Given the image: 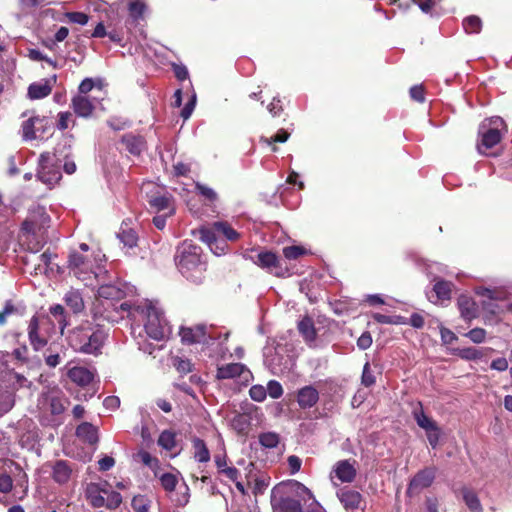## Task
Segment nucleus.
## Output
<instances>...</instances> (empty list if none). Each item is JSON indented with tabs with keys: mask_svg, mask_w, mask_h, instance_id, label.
<instances>
[{
	"mask_svg": "<svg viewBox=\"0 0 512 512\" xmlns=\"http://www.w3.org/2000/svg\"><path fill=\"white\" fill-rule=\"evenodd\" d=\"M125 2H127L129 15L134 21H138L143 17L146 10L145 0H125Z\"/></svg>",
	"mask_w": 512,
	"mask_h": 512,
	"instance_id": "33",
	"label": "nucleus"
},
{
	"mask_svg": "<svg viewBox=\"0 0 512 512\" xmlns=\"http://www.w3.org/2000/svg\"><path fill=\"white\" fill-rule=\"evenodd\" d=\"M259 443L265 448H275L279 443V435L275 432H264L259 435Z\"/></svg>",
	"mask_w": 512,
	"mask_h": 512,
	"instance_id": "45",
	"label": "nucleus"
},
{
	"mask_svg": "<svg viewBox=\"0 0 512 512\" xmlns=\"http://www.w3.org/2000/svg\"><path fill=\"white\" fill-rule=\"evenodd\" d=\"M108 486L107 482L103 484L90 483L86 488V495L93 507L99 508L105 506L104 494L108 493L105 488Z\"/></svg>",
	"mask_w": 512,
	"mask_h": 512,
	"instance_id": "19",
	"label": "nucleus"
},
{
	"mask_svg": "<svg viewBox=\"0 0 512 512\" xmlns=\"http://www.w3.org/2000/svg\"><path fill=\"white\" fill-rule=\"evenodd\" d=\"M13 487V480L7 474H0V492L8 493Z\"/></svg>",
	"mask_w": 512,
	"mask_h": 512,
	"instance_id": "62",
	"label": "nucleus"
},
{
	"mask_svg": "<svg viewBox=\"0 0 512 512\" xmlns=\"http://www.w3.org/2000/svg\"><path fill=\"white\" fill-rule=\"evenodd\" d=\"M192 446L194 450V458L200 463H207L210 461V452L206 443L200 438L192 439Z\"/></svg>",
	"mask_w": 512,
	"mask_h": 512,
	"instance_id": "31",
	"label": "nucleus"
},
{
	"mask_svg": "<svg viewBox=\"0 0 512 512\" xmlns=\"http://www.w3.org/2000/svg\"><path fill=\"white\" fill-rule=\"evenodd\" d=\"M72 468L68 462L58 460L52 465V478L58 484H65L69 481Z\"/></svg>",
	"mask_w": 512,
	"mask_h": 512,
	"instance_id": "25",
	"label": "nucleus"
},
{
	"mask_svg": "<svg viewBox=\"0 0 512 512\" xmlns=\"http://www.w3.org/2000/svg\"><path fill=\"white\" fill-rule=\"evenodd\" d=\"M413 415L417 425L420 428L424 429L425 432L430 431L438 426L437 423L432 418L427 416L422 409L418 411L415 410Z\"/></svg>",
	"mask_w": 512,
	"mask_h": 512,
	"instance_id": "38",
	"label": "nucleus"
},
{
	"mask_svg": "<svg viewBox=\"0 0 512 512\" xmlns=\"http://www.w3.org/2000/svg\"><path fill=\"white\" fill-rule=\"evenodd\" d=\"M466 336L474 343H482L486 337V331L483 328H474L466 333Z\"/></svg>",
	"mask_w": 512,
	"mask_h": 512,
	"instance_id": "58",
	"label": "nucleus"
},
{
	"mask_svg": "<svg viewBox=\"0 0 512 512\" xmlns=\"http://www.w3.org/2000/svg\"><path fill=\"white\" fill-rule=\"evenodd\" d=\"M249 395L252 400L256 402H263L267 397L266 388L259 384L253 385L249 390Z\"/></svg>",
	"mask_w": 512,
	"mask_h": 512,
	"instance_id": "51",
	"label": "nucleus"
},
{
	"mask_svg": "<svg viewBox=\"0 0 512 512\" xmlns=\"http://www.w3.org/2000/svg\"><path fill=\"white\" fill-rule=\"evenodd\" d=\"M43 121V119H40L39 117H34L26 120L23 123L22 130H23V137L25 140H32L36 138V124H39Z\"/></svg>",
	"mask_w": 512,
	"mask_h": 512,
	"instance_id": "41",
	"label": "nucleus"
},
{
	"mask_svg": "<svg viewBox=\"0 0 512 512\" xmlns=\"http://www.w3.org/2000/svg\"><path fill=\"white\" fill-rule=\"evenodd\" d=\"M106 339V331L88 321L73 328L67 336L68 344L75 352L94 356L101 354Z\"/></svg>",
	"mask_w": 512,
	"mask_h": 512,
	"instance_id": "2",
	"label": "nucleus"
},
{
	"mask_svg": "<svg viewBox=\"0 0 512 512\" xmlns=\"http://www.w3.org/2000/svg\"><path fill=\"white\" fill-rule=\"evenodd\" d=\"M125 149L132 155L138 156L146 149V141L140 135L125 134L121 139Z\"/></svg>",
	"mask_w": 512,
	"mask_h": 512,
	"instance_id": "21",
	"label": "nucleus"
},
{
	"mask_svg": "<svg viewBox=\"0 0 512 512\" xmlns=\"http://www.w3.org/2000/svg\"><path fill=\"white\" fill-rule=\"evenodd\" d=\"M52 254L49 252H44L41 255L36 257L37 263L35 264L34 270L36 274L46 273L47 269L51 263Z\"/></svg>",
	"mask_w": 512,
	"mask_h": 512,
	"instance_id": "44",
	"label": "nucleus"
},
{
	"mask_svg": "<svg viewBox=\"0 0 512 512\" xmlns=\"http://www.w3.org/2000/svg\"><path fill=\"white\" fill-rule=\"evenodd\" d=\"M337 496L346 510L350 512H363L360 507L362 503V495L354 490L341 489Z\"/></svg>",
	"mask_w": 512,
	"mask_h": 512,
	"instance_id": "17",
	"label": "nucleus"
},
{
	"mask_svg": "<svg viewBox=\"0 0 512 512\" xmlns=\"http://www.w3.org/2000/svg\"><path fill=\"white\" fill-rule=\"evenodd\" d=\"M507 132V126L504 120L499 116H493L484 119L479 125L478 134L480 141L477 145L480 153H486V150L496 146Z\"/></svg>",
	"mask_w": 512,
	"mask_h": 512,
	"instance_id": "6",
	"label": "nucleus"
},
{
	"mask_svg": "<svg viewBox=\"0 0 512 512\" xmlns=\"http://www.w3.org/2000/svg\"><path fill=\"white\" fill-rule=\"evenodd\" d=\"M267 109L273 117L280 115L283 111L281 100L278 97H274L272 102L267 106Z\"/></svg>",
	"mask_w": 512,
	"mask_h": 512,
	"instance_id": "64",
	"label": "nucleus"
},
{
	"mask_svg": "<svg viewBox=\"0 0 512 512\" xmlns=\"http://www.w3.org/2000/svg\"><path fill=\"white\" fill-rule=\"evenodd\" d=\"M465 504L471 512H483L482 505L476 493L468 488L462 490Z\"/></svg>",
	"mask_w": 512,
	"mask_h": 512,
	"instance_id": "35",
	"label": "nucleus"
},
{
	"mask_svg": "<svg viewBox=\"0 0 512 512\" xmlns=\"http://www.w3.org/2000/svg\"><path fill=\"white\" fill-rule=\"evenodd\" d=\"M458 356L464 360H477L484 356V349L475 347L459 349Z\"/></svg>",
	"mask_w": 512,
	"mask_h": 512,
	"instance_id": "43",
	"label": "nucleus"
},
{
	"mask_svg": "<svg viewBox=\"0 0 512 512\" xmlns=\"http://www.w3.org/2000/svg\"><path fill=\"white\" fill-rule=\"evenodd\" d=\"M150 206L157 212L165 211V213L174 214L172 198L166 195L154 196L149 200Z\"/></svg>",
	"mask_w": 512,
	"mask_h": 512,
	"instance_id": "29",
	"label": "nucleus"
},
{
	"mask_svg": "<svg viewBox=\"0 0 512 512\" xmlns=\"http://www.w3.org/2000/svg\"><path fill=\"white\" fill-rule=\"evenodd\" d=\"M175 264L179 272L193 283H201L206 271L202 250L192 241H183L176 249Z\"/></svg>",
	"mask_w": 512,
	"mask_h": 512,
	"instance_id": "3",
	"label": "nucleus"
},
{
	"mask_svg": "<svg viewBox=\"0 0 512 512\" xmlns=\"http://www.w3.org/2000/svg\"><path fill=\"white\" fill-rule=\"evenodd\" d=\"M160 483L165 491L167 492H173L176 489V486L178 484V478L177 475L173 473H160V470H158V476Z\"/></svg>",
	"mask_w": 512,
	"mask_h": 512,
	"instance_id": "40",
	"label": "nucleus"
},
{
	"mask_svg": "<svg viewBox=\"0 0 512 512\" xmlns=\"http://www.w3.org/2000/svg\"><path fill=\"white\" fill-rule=\"evenodd\" d=\"M319 400V392L313 386H305L298 391L297 402L302 409L313 407Z\"/></svg>",
	"mask_w": 512,
	"mask_h": 512,
	"instance_id": "22",
	"label": "nucleus"
},
{
	"mask_svg": "<svg viewBox=\"0 0 512 512\" xmlns=\"http://www.w3.org/2000/svg\"><path fill=\"white\" fill-rule=\"evenodd\" d=\"M463 29L469 34H478L482 29V21L478 16L471 15L463 19Z\"/></svg>",
	"mask_w": 512,
	"mask_h": 512,
	"instance_id": "39",
	"label": "nucleus"
},
{
	"mask_svg": "<svg viewBox=\"0 0 512 512\" xmlns=\"http://www.w3.org/2000/svg\"><path fill=\"white\" fill-rule=\"evenodd\" d=\"M436 468L435 467H427L420 470L410 481L407 493H412L414 491H420L422 489L428 488L432 485L435 476H436Z\"/></svg>",
	"mask_w": 512,
	"mask_h": 512,
	"instance_id": "13",
	"label": "nucleus"
},
{
	"mask_svg": "<svg viewBox=\"0 0 512 512\" xmlns=\"http://www.w3.org/2000/svg\"><path fill=\"white\" fill-rule=\"evenodd\" d=\"M56 75L50 79H42L29 85L27 96L31 100H38L47 97L51 91L53 85L56 83Z\"/></svg>",
	"mask_w": 512,
	"mask_h": 512,
	"instance_id": "15",
	"label": "nucleus"
},
{
	"mask_svg": "<svg viewBox=\"0 0 512 512\" xmlns=\"http://www.w3.org/2000/svg\"><path fill=\"white\" fill-rule=\"evenodd\" d=\"M47 323L49 322L46 318H38L37 315H34L29 321L28 338L35 351L43 349L48 343L49 335L41 329Z\"/></svg>",
	"mask_w": 512,
	"mask_h": 512,
	"instance_id": "11",
	"label": "nucleus"
},
{
	"mask_svg": "<svg viewBox=\"0 0 512 512\" xmlns=\"http://www.w3.org/2000/svg\"><path fill=\"white\" fill-rule=\"evenodd\" d=\"M331 479L337 478L341 483H350L356 477V469L349 460L338 461L330 474Z\"/></svg>",
	"mask_w": 512,
	"mask_h": 512,
	"instance_id": "16",
	"label": "nucleus"
},
{
	"mask_svg": "<svg viewBox=\"0 0 512 512\" xmlns=\"http://www.w3.org/2000/svg\"><path fill=\"white\" fill-rule=\"evenodd\" d=\"M372 317H373V319L376 322L382 323V324L400 325V324H405L406 323L404 321V318L402 316H399V315L389 316V315H384V314H381V313H374L372 315Z\"/></svg>",
	"mask_w": 512,
	"mask_h": 512,
	"instance_id": "46",
	"label": "nucleus"
},
{
	"mask_svg": "<svg viewBox=\"0 0 512 512\" xmlns=\"http://www.w3.org/2000/svg\"><path fill=\"white\" fill-rule=\"evenodd\" d=\"M198 234L200 240L206 243L215 255H222L225 251V244L221 241V238L229 241H236L239 238V233L227 222L222 221L201 227Z\"/></svg>",
	"mask_w": 512,
	"mask_h": 512,
	"instance_id": "5",
	"label": "nucleus"
},
{
	"mask_svg": "<svg viewBox=\"0 0 512 512\" xmlns=\"http://www.w3.org/2000/svg\"><path fill=\"white\" fill-rule=\"evenodd\" d=\"M136 457L145 466L149 467L153 471L154 476H158V470H160V462L156 457H153L149 452L145 450L139 451Z\"/></svg>",
	"mask_w": 512,
	"mask_h": 512,
	"instance_id": "36",
	"label": "nucleus"
},
{
	"mask_svg": "<svg viewBox=\"0 0 512 512\" xmlns=\"http://www.w3.org/2000/svg\"><path fill=\"white\" fill-rule=\"evenodd\" d=\"M157 443L162 449H164L166 451H169V452L174 451V449L177 446L175 432H173L171 430L162 431L161 434L159 435Z\"/></svg>",
	"mask_w": 512,
	"mask_h": 512,
	"instance_id": "32",
	"label": "nucleus"
},
{
	"mask_svg": "<svg viewBox=\"0 0 512 512\" xmlns=\"http://www.w3.org/2000/svg\"><path fill=\"white\" fill-rule=\"evenodd\" d=\"M13 476L16 486H19L24 492H26L28 490V476L26 472L19 465H15Z\"/></svg>",
	"mask_w": 512,
	"mask_h": 512,
	"instance_id": "47",
	"label": "nucleus"
},
{
	"mask_svg": "<svg viewBox=\"0 0 512 512\" xmlns=\"http://www.w3.org/2000/svg\"><path fill=\"white\" fill-rule=\"evenodd\" d=\"M54 323L58 326L61 335L64 334V330L68 325L67 315L62 305L56 304L49 308V314Z\"/></svg>",
	"mask_w": 512,
	"mask_h": 512,
	"instance_id": "30",
	"label": "nucleus"
},
{
	"mask_svg": "<svg viewBox=\"0 0 512 512\" xmlns=\"http://www.w3.org/2000/svg\"><path fill=\"white\" fill-rule=\"evenodd\" d=\"M457 304L463 319L470 321L477 317L478 308L471 297L467 295H460L458 297Z\"/></svg>",
	"mask_w": 512,
	"mask_h": 512,
	"instance_id": "24",
	"label": "nucleus"
},
{
	"mask_svg": "<svg viewBox=\"0 0 512 512\" xmlns=\"http://www.w3.org/2000/svg\"><path fill=\"white\" fill-rule=\"evenodd\" d=\"M98 296L105 300H120L125 296V291L117 284L102 283L98 289Z\"/></svg>",
	"mask_w": 512,
	"mask_h": 512,
	"instance_id": "28",
	"label": "nucleus"
},
{
	"mask_svg": "<svg viewBox=\"0 0 512 512\" xmlns=\"http://www.w3.org/2000/svg\"><path fill=\"white\" fill-rule=\"evenodd\" d=\"M196 189L208 201L215 202L217 200V193L212 188L197 182Z\"/></svg>",
	"mask_w": 512,
	"mask_h": 512,
	"instance_id": "52",
	"label": "nucleus"
},
{
	"mask_svg": "<svg viewBox=\"0 0 512 512\" xmlns=\"http://www.w3.org/2000/svg\"><path fill=\"white\" fill-rule=\"evenodd\" d=\"M59 162L56 154L45 152L40 155L37 177L49 187L56 185L62 177Z\"/></svg>",
	"mask_w": 512,
	"mask_h": 512,
	"instance_id": "9",
	"label": "nucleus"
},
{
	"mask_svg": "<svg viewBox=\"0 0 512 512\" xmlns=\"http://www.w3.org/2000/svg\"><path fill=\"white\" fill-rule=\"evenodd\" d=\"M18 312V308L12 303V301H6L4 308L0 311V325H4L7 321V317Z\"/></svg>",
	"mask_w": 512,
	"mask_h": 512,
	"instance_id": "54",
	"label": "nucleus"
},
{
	"mask_svg": "<svg viewBox=\"0 0 512 512\" xmlns=\"http://www.w3.org/2000/svg\"><path fill=\"white\" fill-rule=\"evenodd\" d=\"M189 501V487L184 483L179 487V492L177 493V497L174 499V502L177 506L183 507Z\"/></svg>",
	"mask_w": 512,
	"mask_h": 512,
	"instance_id": "53",
	"label": "nucleus"
},
{
	"mask_svg": "<svg viewBox=\"0 0 512 512\" xmlns=\"http://www.w3.org/2000/svg\"><path fill=\"white\" fill-rule=\"evenodd\" d=\"M64 300L74 313H79L84 309V302L81 294L76 290L66 293Z\"/></svg>",
	"mask_w": 512,
	"mask_h": 512,
	"instance_id": "34",
	"label": "nucleus"
},
{
	"mask_svg": "<svg viewBox=\"0 0 512 512\" xmlns=\"http://www.w3.org/2000/svg\"><path fill=\"white\" fill-rule=\"evenodd\" d=\"M69 268L73 274L81 281L86 282V285H92L89 282L92 276L98 281H104L107 271L103 269L100 264H97L95 268L92 267L91 263L78 252H72L69 256Z\"/></svg>",
	"mask_w": 512,
	"mask_h": 512,
	"instance_id": "7",
	"label": "nucleus"
},
{
	"mask_svg": "<svg viewBox=\"0 0 512 512\" xmlns=\"http://www.w3.org/2000/svg\"><path fill=\"white\" fill-rule=\"evenodd\" d=\"M453 284L448 281L440 280L434 285V292L438 300L445 301L451 298Z\"/></svg>",
	"mask_w": 512,
	"mask_h": 512,
	"instance_id": "37",
	"label": "nucleus"
},
{
	"mask_svg": "<svg viewBox=\"0 0 512 512\" xmlns=\"http://www.w3.org/2000/svg\"><path fill=\"white\" fill-rule=\"evenodd\" d=\"M68 404V398L60 389L43 391L37 400V417L42 425L57 427L63 423V414Z\"/></svg>",
	"mask_w": 512,
	"mask_h": 512,
	"instance_id": "4",
	"label": "nucleus"
},
{
	"mask_svg": "<svg viewBox=\"0 0 512 512\" xmlns=\"http://www.w3.org/2000/svg\"><path fill=\"white\" fill-rule=\"evenodd\" d=\"M76 436L90 445H96L99 441L97 427L89 422H83L77 426Z\"/></svg>",
	"mask_w": 512,
	"mask_h": 512,
	"instance_id": "23",
	"label": "nucleus"
},
{
	"mask_svg": "<svg viewBox=\"0 0 512 512\" xmlns=\"http://www.w3.org/2000/svg\"><path fill=\"white\" fill-rule=\"evenodd\" d=\"M120 309L127 312V316L136 320L142 317L144 329L147 335L157 341L164 340L171 333V327L167 323L162 310L151 301H144L136 306H131L127 302L120 304Z\"/></svg>",
	"mask_w": 512,
	"mask_h": 512,
	"instance_id": "1",
	"label": "nucleus"
},
{
	"mask_svg": "<svg viewBox=\"0 0 512 512\" xmlns=\"http://www.w3.org/2000/svg\"><path fill=\"white\" fill-rule=\"evenodd\" d=\"M72 108L77 116L88 118L95 109V103L87 95H76L72 99Z\"/></svg>",
	"mask_w": 512,
	"mask_h": 512,
	"instance_id": "20",
	"label": "nucleus"
},
{
	"mask_svg": "<svg viewBox=\"0 0 512 512\" xmlns=\"http://www.w3.org/2000/svg\"><path fill=\"white\" fill-rule=\"evenodd\" d=\"M244 258L277 277L288 275L287 268L281 265L277 255L271 251L251 250L244 254Z\"/></svg>",
	"mask_w": 512,
	"mask_h": 512,
	"instance_id": "8",
	"label": "nucleus"
},
{
	"mask_svg": "<svg viewBox=\"0 0 512 512\" xmlns=\"http://www.w3.org/2000/svg\"><path fill=\"white\" fill-rule=\"evenodd\" d=\"M50 221L49 215L44 207L37 206L30 210L28 217L22 224V230L27 233H36L48 226Z\"/></svg>",
	"mask_w": 512,
	"mask_h": 512,
	"instance_id": "12",
	"label": "nucleus"
},
{
	"mask_svg": "<svg viewBox=\"0 0 512 512\" xmlns=\"http://www.w3.org/2000/svg\"><path fill=\"white\" fill-rule=\"evenodd\" d=\"M375 376L373 372L371 371L370 364L366 363L363 367L361 382L364 386L370 387L373 384H375Z\"/></svg>",
	"mask_w": 512,
	"mask_h": 512,
	"instance_id": "56",
	"label": "nucleus"
},
{
	"mask_svg": "<svg viewBox=\"0 0 512 512\" xmlns=\"http://www.w3.org/2000/svg\"><path fill=\"white\" fill-rule=\"evenodd\" d=\"M287 462L291 474L297 473L302 465V460L296 455H290Z\"/></svg>",
	"mask_w": 512,
	"mask_h": 512,
	"instance_id": "63",
	"label": "nucleus"
},
{
	"mask_svg": "<svg viewBox=\"0 0 512 512\" xmlns=\"http://www.w3.org/2000/svg\"><path fill=\"white\" fill-rule=\"evenodd\" d=\"M246 370L241 363H230L217 368V379H232L241 376Z\"/></svg>",
	"mask_w": 512,
	"mask_h": 512,
	"instance_id": "27",
	"label": "nucleus"
},
{
	"mask_svg": "<svg viewBox=\"0 0 512 512\" xmlns=\"http://www.w3.org/2000/svg\"><path fill=\"white\" fill-rule=\"evenodd\" d=\"M426 435L428 442L432 446V448L437 447L441 436V429L439 428V426L433 428L430 431H427Z\"/></svg>",
	"mask_w": 512,
	"mask_h": 512,
	"instance_id": "61",
	"label": "nucleus"
},
{
	"mask_svg": "<svg viewBox=\"0 0 512 512\" xmlns=\"http://www.w3.org/2000/svg\"><path fill=\"white\" fill-rule=\"evenodd\" d=\"M66 17L72 23H76L79 25H86L88 23L89 17L82 12H68L66 13Z\"/></svg>",
	"mask_w": 512,
	"mask_h": 512,
	"instance_id": "59",
	"label": "nucleus"
},
{
	"mask_svg": "<svg viewBox=\"0 0 512 512\" xmlns=\"http://www.w3.org/2000/svg\"><path fill=\"white\" fill-rule=\"evenodd\" d=\"M131 505L135 512H148V510H149V505H148L147 499L141 495L135 496L132 499Z\"/></svg>",
	"mask_w": 512,
	"mask_h": 512,
	"instance_id": "55",
	"label": "nucleus"
},
{
	"mask_svg": "<svg viewBox=\"0 0 512 512\" xmlns=\"http://www.w3.org/2000/svg\"><path fill=\"white\" fill-rule=\"evenodd\" d=\"M120 241L127 247L132 248L137 245L138 236L131 228H122L118 234Z\"/></svg>",
	"mask_w": 512,
	"mask_h": 512,
	"instance_id": "42",
	"label": "nucleus"
},
{
	"mask_svg": "<svg viewBox=\"0 0 512 512\" xmlns=\"http://www.w3.org/2000/svg\"><path fill=\"white\" fill-rule=\"evenodd\" d=\"M233 426L240 432L246 430L249 426L248 417L245 414H239L233 418Z\"/></svg>",
	"mask_w": 512,
	"mask_h": 512,
	"instance_id": "60",
	"label": "nucleus"
},
{
	"mask_svg": "<svg viewBox=\"0 0 512 512\" xmlns=\"http://www.w3.org/2000/svg\"><path fill=\"white\" fill-rule=\"evenodd\" d=\"M273 512H302L300 502L291 497H277L274 493L271 497Z\"/></svg>",
	"mask_w": 512,
	"mask_h": 512,
	"instance_id": "18",
	"label": "nucleus"
},
{
	"mask_svg": "<svg viewBox=\"0 0 512 512\" xmlns=\"http://www.w3.org/2000/svg\"><path fill=\"white\" fill-rule=\"evenodd\" d=\"M179 334L182 342L186 344L200 343L212 346L216 340L220 339V333H217L213 327L208 328L205 325L182 327Z\"/></svg>",
	"mask_w": 512,
	"mask_h": 512,
	"instance_id": "10",
	"label": "nucleus"
},
{
	"mask_svg": "<svg viewBox=\"0 0 512 512\" xmlns=\"http://www.w3.org/2000/svg\"><path fill=\"white\" fill-rule=\"evenodd\" d=\"M67 376L76 385L86 387L94 381L96 369L74 366L68 369Z\"/></svg>",
	"mask_w": 512,
	"mask_h": 512,
	"instance_id": "14",
	"label": "nucleus"
},
{
	"mask_svg": "<svg viewBox=\"0 0 512 512\" xmlns=\"http://www.w3.org/2000/svg\"><path fill=\"white\" fill-rule=\"evenodd\" d=\"M298 330L308 345L311 346L314 344L317 337V331L313 320L310 317H304L298 322Z\"/></svg>",
	"mask_w": 512,
	"mask_h": 512,
	"instance_id": "26",
	"label": "nucleus"
},
{
	"mask_svg": "<svg viewBox=\"0 0 512 512\" xmlns=\"http://www.w3.org/2000/svg\"><path fill=\"white\" fill-rule=\"evenodd\" d=\"M106 495H107V499L105 500V505L108 508L115 509L121 504L122 497H121L120 493L115 492V491H111V492L108 491V493Z\"/></svg>",
	"mask_w": 512,
	"mask_h": 512,
	"instance_id": "57",
	"label": "nucleus"
},
{
	"mask_svg": "<svg viewBox=\"0 0 512 512\" xmlns=\"http://www.w3.org/2000/svg\"><path fill=\"white\" fill-rule=\"evenodd\" d=\"M14 406V397L10 392L0 395V416L7 413Z\"/></svg>",
	"mask_w": 512,
	"mask_h": 512,
	"instance_id": "48",
	"label": "nucleus"
},
{
	"mask_svg": "<svg viewBox=\"0 0 512 512\" xmlns=\"http://www.w3.org/2000/svg\"><path fill=\"white\" fill-rule=\"evenodd\" d=\"M266 394L273 399H278L283 395V388L276 380H270L267 384Z\"/></svg>",
	"mask_w": 512,
	"mask_h": 512,
	"instance_id": "50",
	"label": "nucleus"
},
{
	"mask_svg": "<svg viewBox=\"0 0 512 512\" xmlns=\"http://www.w3.org/2000/svg\"><path fill=\"white\" fill-rule=\"evenodd\" d=\"M306 253L307 251L301 246H288L283 248V255L288 260L298 259L300 256Z\"/></svg>",
	"mask_w": 512,
	"mask_h": 512,
	"instance_id": "49",
	"label": "nucleus"
}]
</instances>
